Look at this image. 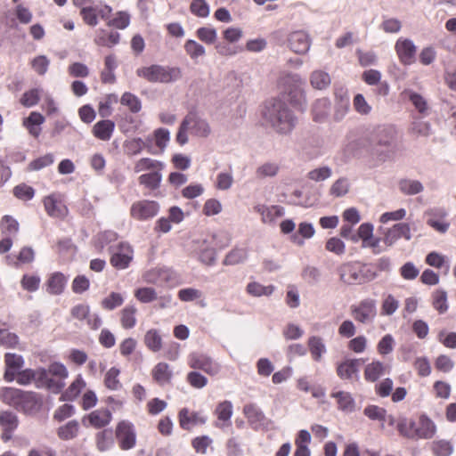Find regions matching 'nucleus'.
Returning <instances> with one entry per match:
<instances>
[{
    "mask_svg": "<svg viewBox=\"0 0 456 456\" xmlns=\"http://www.w3.org/2000/svg\"><path fill=\"white\" fill-rule=\"evenodd\" d=\"M45 120V117L41 113L32 111L28 118L23 119L22 124L28 129L29 134L37 138L41 134L39 126L42 125Z\"/></svg>",
    "mask_w": 456,
    "mask_h": 456,
    "instance_id": "31",
    "label": "nucleus"
},
{
    "mask_svg": "<svg viewBox=\"0 0 456 456\" xmlns=\"http://www.w3.org/2000/svg\"><path fill=\"white\" fill-rule=\"evenodd\" d=\"M242 412L249 425L254 428L262 426L265 422V416L264 412L255 403L245 404Z\"/></svg>",
    "mask_w": 456,
    "mask_h": 456,
    "instance_id": "27",
    "label": "nucleus"
},
{
    "mask_svg": "<svg viewBox=\"0 0 456 456\" xmlns=\"http://www.w3.org/2000/svg\"><path fill=\"white\" fill-rule=\"evenodd\" d=\"M401 191L407 195H414L423 191V185L417 180L403 179L399 182Z\"/></svg>",
    "mask_w": 456,
    "mask_h": 456,
    "instance_id": "51",
    "label": "nucleus"
},
{
    "mask_svg": "<svg viewBox=\"0 0 456 456\" xmlns=\"http://www.w3.org/2000/svg\"><path fill=\"white\" fill-rule=\"evenodd\" d=\"M152 379L160 387L171 384L173 371L167 362H159L151 370Z\"/></svg>",
    "mask_w": 456,
    "mask_h": 456,
    "instance_id": "25",
    "label": "nucleus"
},
{
    "mask_svg": "<svg viewBox=\"0 0 456 456\" xmlns=\"http://www.w3.org/2000/svg\"><path fill=\"white\" fill-rule=\"evenodd\" d=\"M41 279L37 275L24 274L20 280V285L24 290L35 292L40 286Z\"/></svg>",
    "mask_w": 456,
    "mask_h": 456,
    "instance_id": "64",
    "label": "nucleus"
},
{
    "mask_svg": "<svg viewBox=\"0 0 456 456\" xmlns=\"http://www.w3.org/2000/svg\"><path fill=\"white\" fill-rule=\"evenodd\" d=\"M134 297L142 304H149L158 299L155 289L151 287H141L134 290Z\"/></svg>",
    "mask_w": 456,
    "mask_h": 456,
    "instance_id": "47",
    "label": "nucleus"
},
{
    "mask_svg": "<svg viewBox=\"0 0 456 456\" xmlns=\"http://www.w3.org/2000/svg\"><path fill=\"white\" fill-rule=\"evenodd\" d=\"M436 370L448 373L454 368L453 360L447 354H439L435 360Z\"/></svg>",
    "mask_w": 456,
    "mask_h": 456,
    "instance_id": "62",
    "label": "nucleus"
},
{
    "mask_svg": "<svg viewBox=\"0 0 456 456\" xmlns=\"http://www.w3.org/2000/svg\"><path fill=\"white\" fill-rule=\"evenodd\" d=\"M197 37L207 45H212L216 41L217 33L214 28L201 27L196 31Z\"/></svg>",
    "mask_w": 456,
    "mask_h": 456,
    "instance_id": "60",
    "label": "nucleus"
},
{
    "mask_svg": "<svg viewBox=\"0 0 456 456\" xmlns=\"http://www.w3.org/2000/svg\"><path fill=\"white\" fill-rule=\"evenodd\" d=\"M389 371V367L379 360H373L368 363L363 370L364 379L368 382H375L381 376Z\"/></svg>",
    "mask_w": 456,
    "mask_h": 456,
    "instance_id": "26",
    "label": "nucleus"
},
{
    "mask_svg": "<svg viewBox=\"0 0 456 456\" xmlns=\"http://www.w3.org/2000/svg\"><path fill=\"white\" fill-rule=\"evenodd\" d=\"M134 256L133 247L126 241H121L111 248L110 263L117 270H125L130 266Z\"/></svg>",
    "mask_w": 456,
    "mask_h": 456,
    "instance_id": "7",
    "label": "nucleus"
},
{
    "mask_svg": "<svg viewBox=\"0 0 456 456\" xmlns=\"http://www.w3.org/2000/svg\"><path fill=\"white\" fill-rule=\"evenodd\" d=\"M331 397L336 398L338 408L343 411L351 412L354 409V400L348 392L338 391L331 394Z\"/></svg>",
    "mask_w": 456,
    "mask_h": 456,
    "instance_id": "42",
    "label": "nucleus"
},
{
    "mask_svg": "<svg viewBox=\"0 0 456 456\" xmlns=\"http://www.w3.org/2000/svg\"><path fill=\"white\" fill-rule=\"evenodd\" d=\"M350 314L354 320L362 324L372 322L377 316L376 300L364 298L350 306Z\"/></svg>",
    "mask_w": 456,
    "mask_h": 456,
    "instance_id": "8",
    "label": "nucleus"
},
{
    "mask_svg": "<svg viewBox=\"0 0 456 456\" xmlns=\"http://www.w3.org/2000/svg\"><path fill=\"white\" fill-rule=\"evenodd\" d=\"M247 292L253 297L270 296L274 291V286H264L259 282H249L246 288Z\"/></svg>",
    "mask_w": 456,
    "mask_h": 456,
    "instance_id": "49",
    "label": "nucleus"
},
{
    "mask_svg": "<svg viewBox=\"0 0 456 456\" xmlns=\"http://www.w3.org/2000/svg\"><path fill=\"white\" fill-rule=\"evenodd\" d=\"M186 116H191V120L189 121V127L191 133L200 137H207L210 133L208 124L201 119L197 113L189 112Z\"/></svg>",
    "mask_w": 456,
    "mask_h": 456,
    "instance_id": "32",
    "label": "nucleus"
},
{
    "mask_svg": "<svg viewBox=\"0 0 456 456\" xmlns=\"http://www.w3.org/2000/svg\"><path fill=\"white\" fill-rule=\"evenodd\" d=\"M120 35L118 32L106 33L101 30L94 38V43L99 46L112 47L119 43Z\"/></svg>",
    "mask_w": 456,
    "mask_h": 456,
    "instance_id": "45",
    "label": "nucleus"
},
{
    "mask_svg": "<svg viewBox=\"0 0 456 456\" xmlns=\"http://www.w3.org/2000/svg\"><path fill=\"white\" fill-rule=\"evenodd\" d=\"M124 301L125 299L121 293L112 291L101 301V306L107 311H112L121 306Z\"/></svg>",
    "mask_w": 456,
    "mask_h": 456,
    "instance_id": "46",
    "label": "nucleus"
},
{
    "mask_svg": "<svg viewBox=\"0 0 456 456\" xmlns=\"http://www.w3.org/2000/svg\"><path fill=\"white\" fill-rule=\"evenodd\" d=\"M40 101V90L34 88L26 91L20 99V102L26 108L37 105Z\"/></svg>",
    "mask_w": 456,
    "mask_h": 456,
    "instance_id": "58",
    "label": "nucleus"
},
{
    "mask_svg": "<svg viewBox=\"0 0 456 456\" xmlns=\"http://www.w3.org/2000/svg\"><path fill=\"white\" fill-rule=\"evenodd\" d=\"M143 343L145 346L151 352H159L163 346L162 337L159 330L156 329H150L146 331L143 337Z\"/></svg>",
    "mask_w": 456,
    "mask_h": 456,
    "instance_id": "36",
    "label": "nucleus"
},
{
    "mask_svg": "<svg viewBox=\"0 0 456 456\" xmlns=\"http://www.w3.org/2000/svg\"><path fill=\"white\" fill-rule=\"evenodd\" d=\"M43 205L46 214L53 218L64 219L69 214V208L60 193L53 192L43 198Z\"/></svg>",
    "mask_w": 456,
    "mask_h": 456,
    "instance_id": "13",
    "label": "nucleus"
},
{
    "mask_svg": "<svg viewBox=\"0 0 456 456\" xmlns=\"http://www.w3.org/2000/svg\"><path fill=\"white\" fill-rule=\"evenodd\" d=\"M178 278L175 271L166 267H155L142 274L143 281L149 284L176 285Z\"/></svg>",
    "mask_w": 456,
    "mask_h": 456,
    "instance_id": "12",
    "label": "nucleus"
},
{
    "mask_svg": "<svg viewBox=\"0 0 456 456\" xmlns=\"http://www.w3.org/2000/svg\"><path fill=\"white\" fill-rule=\"evenodd\" d=\"M12 193L17 199L28 201L34 198L35 190L26 183H20L13 188Z\"/></svg>",
    "mask_w": 456,
    "mask_h": 456,
    "instance_id": "56",
    "label": "nucleus"
},
{
    "mask_svg": "<svg viewBox=\"0 0 456 456\" xmlns=\"http://www.w3.org/2000/svg\"><path fill=\"white\" fill-rule=\"evenodd\" d=\"M114 444L113 435L110 429L104 428L95 435V445L99 452H106Z\"/></svg>",
    "mask_w": 456,
    "mask_h": 456,
    "instance_id": "39",
    "label": "nucleus"
},
{
    "mask_svg": "<svg viewBox=\"0 0 456 456\" xmlns=\"http://www.w3.org/2000/svg\"><path fill=\"white\" fill-rule=\"evenodd\" d=\"M24 359L21 355L14 353H6L4 354V380L7 382L13 381L17 372L20 371L24 366Z\"/></svg>",
    "mask_w": 456,
    "mask_h": 456,
    "instance_id": "21",
    "label": "nucleus"
},
{
    "mask_svg": "<svg viewBox=\"0 0 456 456\" xmlns=\"http://www.w3.org/2000/svg\"><path fill=\"white\" fill-rule=\"evenodd\" d=\"M413 368L422 378L429 376L432 370L429 360L426 356L417 357L413 362Z\"/></svg>",
    "mask_w": 456,
    "mask_h": 456,
    "instance_id": "61",
    "label": "nucleus"
},
{
    "mask_svg": "<svg viewBox=\"0 0 456 456\" xmlns=\"http://www.w3.org/2000/svg\"><path fill=\"white\" fill-rule=\"evenodd\" d=\"M159 208V204L155 200H136L131 205L130 216L136 221H147L155 217Z\"/></svg>",
    "mask_w": 456,
    "mask_h": 456,
    "instance_id": "11",
    "label": "nucleus"
},
{
    "mask_svg": "<svg viewBox=\"0 0 456 456\" xmlns=\"http://www.w3.org/2000/svg\"><path fill=\"white\" fill-rule=\"evenodd\" d=\"M2 399L4 403L31 413L37 411L42 405L40 395L33 391H23L14 387H5L2 390Z\"/></svg>",
    "mask_w": 456,
    "mask_h": 456,
    "instance_id": "4",
    "label": "nucleus"
},
{
    "mask_svg": "<svg viewBox=\"0 0 456 456\" xmlns=\"http://www.w3.org/2000/svg\"><path fill=\"white\" fill-rule=\"evenodd\" d=\"M184 50L192 60L203 56L206 53L204 46L192 39H189L185 42Z\"/></svg>",
    "mask_w": 456,
    "mask_h": 456,
    "instance_id": "59",
    "label": "nucleus"
},
{
    "mask_svg": "<svg viewBox=\"0 0 456 456\" xmlns=\"http://www.w3.org/2000/svg\"><path fill=\"white\" fill-rule=\"evenodd\" d=\"M34 383L38 388H47L54 393H59L64 387V382L57 381L50 377L48 370L38 368L35 370Z\"/></svg>",
    "mask_w": 456,
    "mask_h": 456,
    "instance_id": "19",
    "label": "nucleus"
},
{
    "mask_svg": "<svg viewBox=\"0 0 456 456\" xmlns=\"http://www.w3.org/2000/svg\"><path fill=\"white\" fill-rule=\"evenodd\" d=\"M19 423V418L14 412L11 411H0V428L2 430V441L8 442L12 438L13 433L18 428Z\"/></svg>",
    "mask_w": 456,
    "mask_h": 456,
    "instance_id": "15",
    "label": "nucleus"
},
{
    "mask_svg": "<svg viewBox=\"0 0 456 456\" xmlns=\"http://www.w3.org/2000/svg\"><path fill=\"white\" fill-rule=\"evenodd\" d=\"M68 279L67 277L60 272H55L52 273L45 285H46V291L51 295H61L67 284Z\"/></svg>",
    "mask_w": 456,
    "mask_h": 456,
    "instance_id": "29",
    "label": "nucleus"
},
{
    "mask_svg": "<svg viewBox=\"0 0 456 456\" xmlns=\"http://www.w3.org/2000/svg\"><path fill=\"white\" fill-rule=\"evenodd\" d=\"M79 14L86 25L95 27L98 24V13L96 5L82 7L80 9Z\"/></svg>",
    "mask_w": 456,
    "mask_h": 456,
    "instance_id": "52",
    "label": "nucleus"
},
{
    "mask_svg": "<svg viewBox=\"0 0 456 456\" xmlns=\"http://www.w3.org/2000/svg\"><path fill=\"white\" fill-rule=\"evenodd\" d=\"M395 50L403 65L409 66L415 62L417 47L411 39L398 38L395 45Z\"/></svg>",
    "mask_w": 456,
    "mask_h": 456,
    "instance_id": "14",
    "label": "nucleus"
},
{
    "mask_svg": "<svg viewBox=\"0 0 456 456\" xmlns=\"http://www.w3.org/2000/svg\"><path fill=\"white\" fill-rule=\"evenodd\" d=\"M188 366L192 370H200L209 376H216L221 370L220 364L210 356L200 354L191 353L188 355Z\"/></svg>",
    "mask_w": 456,
    "mask_h": 456,
    "instance_id": "10",
    "label": "nucleus"
},
{
    "mask_svg": "<svg viewBox=\"0 0 456 456\" xmlns=\"http://www.w3.org/2000/svg\"><path fill=\"white\" fill-rule=\"evenodd\" d=\"M340 280L348 285L364 284L377 278V272L372 264L360 262L346 263L339 266Z\"/></svg>",
    "mask_w": 456,
    "mask_h": 456,
    "instance_id": "5",
    "label": "nucleus"
},
{
    "mask_svg": "<svg viewBox=\"0 0 456 456\" xmlns=\"http://www.w3.org/2000/svg\"><path fill=\"white\" fill-rule=\"evenodd\" d=\"M115 437L122 451L133 449L136 444V431L129 420H120L115 428Z\"/></svg>",
    "mask_w": 456,
    "mask_h": 456,
    "instance_id": "9",
    "label": "nucleus"
},
{
    "mask_svg": "<svg viewBox=\"0 0 456 456\" xmlns=\"http://www.w3.org/2000/svg\"><path fill=\"white\" fill-rule=\"evenodd\" d=\"M136 75L151 83H170L178 80L182 71L177 67L153 64L138 69Z\"/></svg>",
    "mask_w": 456,
    "mask_h": 456,
    "instance_id": "6",
    "label": "nucleus"
},
{
    "mask_svg": "<svg viewBox=\"0 0 456 456\" xmlns=\"http://www.w3.org/2000/svg\"><path fill=\"white\" fill-rule=\"evenodd\" d=\"M432 306L439 314H444L448 311L447 292L444 289H438L432 293Z\"/></svg>",
    "mask_w": 456,
    "mask_h": 456,
    "instance_id": "41",
    "label": "nucleus"
},
{
    "mask_svg": "<svg viewBox=\"0 0 456 456\" xmlns=\"http://www.w3.org/2000/svg\"><path fill=\"white\" fill-rule=\"evenodd\" d=\"M310 82L313 87L322 90L330 84V75L322 70H315L311 74Z\"/></svg>",
    "mask_w": 456,
    "mask_h": 456,
    "instance_id": "50",
    "label": "nucleus"
},
{
    "mask_svg": "<svg viewBox=\"0 0 456 456\" xmlns=\"http://www.w3.org/2000/svg\"><path fill=\"white\" fill-rule=\"evenodd\" d=\"M307 344L312 358L314 361L319 362L322 359V354L326 352V346L322 338L317 336L310 337Z\"/></svg>",
    "mask_w": 456,
    "mask_h": 456,
    "instance_id": "44",
    "label": "nucleus"
},
{
    "mask_svg": "<svg viewBox=\"0 0 456 456\" xmlns=\"http://www.w3.org/2000/svg\"><path fill=\"white\" fill-rule=\"evenodd\" d=\"M120 372V369L115 366L105 372L103 385L107 389L117 391L122 388V383L119 379Z\"/></svg>",
    "mask_w": 456,
    "mask_h": 456,
    "instance_id": "37",
    "label": "nucleus"
},
{
    "mask_svg": "<svg viewBox=\"0 0 456 456\" xmlns=\"http://www.w3.org/2000/svg\"><path fill=\"white\" fill-rule=\"evenodd\" d=\"M330 110V102L326 98L318 99L313 105V118L316 122L323 121Z\"/></svg>",
    "mask_w": 456,
    "mask_h": 456,
    "instance_id": "38",
    "label": "nucleus"
},
{
    "mask_svg": "<svg viewBox=\"0 0 456 456\" xmlns=\"http://www.w3.org/2000/svg\"><path fill=\"white\" fill-rule=\"evenodd\" d=\"M162 181L161 170H155L141 175L138 183L149 191H155L160 187Z\"/></svg>",
    "mask_w": 456,
    "mask_h": 456,
    "instance_id": "33",
    "label": "nucleus"
},
{
    "mask_svg": "<svg viewBox=\"0 0 456 456\" xmlns=\"http://www.w3.org/2000/svg\"><path fill=\"white\" fill-rule=\"evenodd\" d=\"M397 136L396 128L392 125H384L377 127L371 137H360L346 145V151L354 155L359 149L369 150L372 146L391 147Z\"/></svg>",
    "mask_w": 456,
    "mask_h": 456,
    "instance_id": "3",
    "label": "nucleus"
},
{
    "mask_svg": "<svg viewBox=\"0 0 456 456\" xmlns=\"http://www.w3.org/2000/svg\"><path fill=\"white\" fill-rule=\"evenodd\" d=\"M284 84L289 86L283 93V98L287 99L293 105L300 104L304 99V92L300 87L299 78L292 76H288L283 78Z\"/></svg>",
    "mask_w": 456,
    "mask_h": 456,
    "instance_id": "20",
    "label": "nucleus"
},
{
    "mask_svg": "<svg viewBox=\"0 0 456 456\" xmlns=\"http://www.w3.org/2000/svg\"><path fill=\"white\" fill-rule=\"evenodd\" d=\"M112 420V414L109 409L101 408L94 410L86 415L82 421L86 425V421L90 427L101 429L107 427Z\"/></svg>",
    "mask_w": 456,
    "mask_h": 456,
    "instance_id": "18",
    "label": "nucleus"
},
{
    "mask_svg": "<svg viewBox=\"0 0 456 456\" xmlns=\"http://www.w3.org/2000/svg\"><path fill=\"white\" fill-rule=\"evenodd\" d=\"M213 444V440L208 436H199L191 440V447L199 454H206L208 448Z\"/></svg>",
    "mask_w": 456,
    "mask_h": 456,
    "instance_id": "55",
    "label": "nucleus"
},
{
    "mask_svg": "<svg viewBox=\"0 0 456 456\" xmlns=\"http://www.w3.org/2000/svg\"><path fill=\"white\" fill-rule=\"evenodd\" d=\"M401 238L407 240L411 238L410 225L406 223H398L388 229L385 233L384 241L386 244L391 246Z\"/></svg>",
    "mask_w": 456,
    "mask_h": 456,
    "instance_id": "22",
    "label": "nucleus"
},
{
    "mask_svg": "<svg viewBox=\"0 0 456 456\" xmlns=\"http://www.w3.org/2000/svg\"><path fill=\"white\" fill-rule=\"evenodd\" d=\"M264 121L275 132L287 134L296 126L297 118L281 99H273L265 104Z\"/></svg>",
    "mask_w": 456,
    "mask_h": 456,
    "instance_id": "2",
    "label": "nucleus"
},
{
    "mask_svg": "<svg viewBox=\"0 0 456 456\" xmlns=\"http://www.w3.org/2000/svg\"><path fill=\"white\" fill-rule=\"evenodd\" d=\"M215 414L219 420L228 422L232 415V404L230 401H224L217 404Z\"/></svg>",
    "mask_w": 456,
    "mask_h": 456,
    "instance_id": "57",
    "label": "nucleus"
},
{
    "mask_svg": "<svg viewBox=\"0 0 456 456\" xmlns=\"http://www.w3.org/2000/svg\"><path fill=\"white\" fill-rule=\"evenodd\" d=\"M427 224L438 232L444 233L450 227V224L445 221L447 216L444 209H432L427 213Z\"/></svg>",
    "mask_w": 456,
    "mask_h": 456,
    "instance_id": "23",
    "label": "nucleus"
},
{
    "mask_svg": "<svg viewBox=\"0 0 456 456\" xmlns=\"http://www.w3.org/2000/svg\"><path fill=\"white\" fill-rule=\"evenodd\" d=\"M178 421L182 429L190 431L195 426L204 425L207 418L200 411H193L184 407L178 411Z\"/></svg>",
    "mask_w": 456,
    "mask_h": 456,
    "instance_id": "16",
    "label": "nucleus"
},
{
    "mask_svg": "<svg viewBox=\"0 0 456 456\" xmlns=\"http://www.w3.org/2000/svg\"><path fill=\"white\" fill-rule=\"evenodd\" d=\"M0 229L3 234L16 235L19 232L20 224L14 217L5 215L1 219Z\"/></svg>",
    "mask_w": 456,
    "mask_h": 456,
    "instance_id": "48",
    "label": "nucleus"
},
{
    "mask_svg": "<svg viewBox=\"0 0 456 456\" xmlns=\"http://www.w3.org/2000/svg\"><path fill=\"white\" fill-rule=\"evenodd\" d=\"M362 359H347L337 366V374L341 379H352L357 376Z\"/></svg>",
    "mask_w": 456,
    "mask_h": 456,
    "instance_id": "24",
    "label": "nucleus"
},
{
    "mask_svg": "<svg viewBox=\"0 0 456 456\" xmlns=\"http://www.w3.org/2000/svg\"><path fill=\"white\" fill-rule=\"evenodd\" d=\"M137 308L134 305H128L119 312L120 325L125 330H131L137 323Z\"/></svg>",
    "mask_w": 456,
    "mask_h": 456,
    "instance_id": "34",
    "label": "nucleus"
},
{
    "mask_svg": "<svg viewBox=\"0 0 456 456\" xmlns=\"http://www.w3.org/2000/svg\"><path fill=\"white\" fill-rule=\"evenodd\" d=\"M190 11L195 16L206 18L209 15V5L206 0H192L190 5Z\"/></svg>",
    "mask_w": 456,
    "mask_h": 456,
    "instance_id": "63",
    "label": "nucleus"
},
{
    "mask_svg": "<svg viewBox=\"0 0 456 456\" xmlns=\"http://www.w3.org/2000/svg\"><path fill=\"white\" fill-rule=\"evenodd\" d=\"M289 47L297 54H305L311 46L309 35L304 30L293 31L288 37Z\"/></svg>",
    "mask_w": 456,
    "mask_h": 456,
    "instance_id": "17",
    "label": "nucleus"
},
{
    "mask_svg": "<svg viewBox=\"0 0 456 456\" xmlns=\"http://www.w3.org/2000/svg\"><path fill=\"white\" fill-rule=\"evenodd\" d=\"M397 432L400 436L409 440H429L436 436L437 427L426 413H421L415 419L399 417Z\"/></svg>",
    "mask_w": 456,
    "mask_h": 456,
    "instance_id": "1",
    "label": "nucleus"
},
{
    "mask_svg": "<svg viewBox=\"0 0 456 456\" xmlns=\"http://www.w3.org/2000/svg\"><path fill=\"white\" fill-rule=\"evenodd\" d=\"M80 431V425L77 420L73 419L57 428V436L61 440L68 441L76 438Z\"/></svg>",
    "mask_w": 456,
    "mask_h": 456,
    "instance_id": "35",
    "label": "nucleus"
},
{
    "mask_svg": "<svg viewBox=\"0 0 456 456\" xmlns=\"http://www.w3.org/2000/svg\"><path fill=\"white\" fill-rule=\"evenodd\" d=\"M248 256L247 250L245 248H235L231 250L224 259V265H233L243 262Z\"/></svg>",
    "mask_w": 456,
    "mask_h": 456,
    "instance_id": "54",
    "label": "nucleus"
},
{
    "mask_svg": "<svg viewBox=\"0 0 456 456\" xmlns=\"http://www.w3.org/2000/svg\"><path fill=\"white\" fill-rule=\"evenodd\" d=\"M430 451L434 456H451L453 445L449 440L437 439L430 444Z\"/></svg>",
    "mask_w": 456,
    "mask_h": 456,
    "instance_id": "43",
    "label": "nucleus"
},
{
    "mask_svg": "<svg viewBox=\"0 0 456 456\" xmlns=\"http://www.w3.org/2000/svg\"><path fill=\"white\" fill-rule=\"evenodd\" d=\"M86 387V382L81 374H78L70 385L62 392L61 401H74L78 397L83 389Z\"/></svg>",
    "mask_w": 456,
    "mask_h": 456,
    "instance_id": "28",
    "label": "nucleus"
},
{
    "mask_svg": "<svg viewBox=\"0 0 456 456\" xmlns=\"http://www.w3.org/2000/svg\"><path fill=\"white\" fill-rule=\"evenodd\" d=\"M164 164L161 161L152 159L151 158H142L138 159L134 166V171L135 173H141L143 171H155L163 170Z\"/></svg>",
    "mask_w": 456,
    "mask_h": 456,
    "instance_id": "40",
    "label": "nucleus"
},
{
    "mask_svg": "<svg viewBox=\"0 0 456 456\" xmlns=\"http://www.w3.org/2000/svg\"><path fill=\"white\" fill-rule=\"evenodd\" d=\"M120 102L122 105L126 106L133 113H137L142 109V102L140 99L129 92H126L122 94Z\"/></svg>",
    "mask_w": 456,
    "mask_h": 456,
    "instance_id": "53",
    "label": "nucleus"
},
{
    "mask_svg": "<svg viewBox=\"0 0 456 456\" xmlns=\"http://www.w3.org/2000/svg\"><path fill=\"white\" fill-rule=\"evenodd\" d=\"M115 123L110 119L98 121L93 126L92 133L94 137L102 141H109L114 132Z\"/></svg>",
    "mask_w": 456,
    "mask_h": 456,
    "instance_id": "30",
    "label": "nucleus"
}]
</instances>
